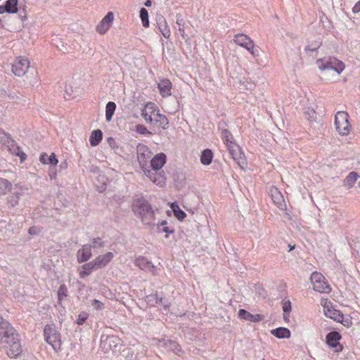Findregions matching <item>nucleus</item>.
I'll use <instances>...</instances> for the list:
<instances>
[{"mask_svg":"<svg viewBox=\"0 0 360 360\" xmlns=\"http://www.w3.org/2000/svg\"><path fill=\"white\" fill-rule=\"evenodd\" d=\"M134 214L141 218L143 224L155 226V213L151 205L143 198L135 199L132 207Z\"/></svg>","mask_w":360,"mask_h":360,"instance_id":"1","label":"nucleus"},{"mask_svg":"<svg viewBox=\"0 0 360 360\" xmlns=\"http://www.w3.org/2000/svg\"><path fill=\"white\" fill-rule=\"evenodd\" d=\"M123 346V340L117 335L102 334L101 336L100 347L104 353L112 351L117 354Z\"/></svg>","mask_w":360,"mask_h":360,"instance_id":"2","label":"nucleus"},{"mask_svg":"<svg viewBox=\"0 0 360 360\" xmlns=\"http://www.w3.org/2000/svg\"><path fill=\"white\" fill-rule=\"evenodd\" d=\"M43 333L44 340L46 343L51 345L55 351L60 349L62 345L61 334L57 330L53 323L45 325Z\"/></svg>","mask_w":360,"mask_h":360,"instance_id":"3","label":"nucleus"},{"mask_svg":"<svg viewBox=\"0 0 360 360\" xmlns=\"http://www.w3.org/2000/svg\"><path fill=\"white\" fill-rule=\"evenodd\" d=\"M316 63L321 71L332 70L340 74L345 70V63L333 56H325L316 60Z\"/></svg>","mask_w":360,"mask_h":360,"instance_id":"4","label":"nucleus"},{"mask_svg":"<svg viewBox=\"0 0 360 360\" xmlns=\"http://www.w3.org/2000/svg\"><path fill=\"white\" fill-rule=\"evenodd\" d=\"M13 335L15 337L14 340L11 337L7 340V344L1 343L0 345L2 348L6 349V352L8 357L11 359H17L22 353V346L19 333L18 332Z\"/></svg>","mask_w":360,"mask_h":360,"instance_id":"5","label":"nucleus"},{"mask_svg":"<svg viewBox=\"0 0 360 360\" xmlns=\"http://www.w3.org/2000/svg\"><path fill=\"white\" fill-rule=\"evenodd\" d=\"M19 12L18 17L22 22L27 19L26 11L23 8L22 11L18 7V0H7L3 5H0V15L5 13L8 14H15Z\"/></svg>","mask_w":360,"mask_h":360,"instance_id":"6","label":"nucleus"},{"mask_svg":"<svg viewBox=\"0 0 360 360\" xmlns=\"http://www.w3.org/2000/svg\"><path fill=\"white\" fill-rule=\"evenodd\" d=\"M349 116L345 111H339L335 116V125L340 134L344 136L349 132L351 125L349 122Z\"/></svg>","mask_w":360,"mask_h":360,"instance_id":"7","label":"nucleus"},{"mask_svg":"<svg viewBox=\"0 0 360 360\" xmlns=\"http://www.w3.org/2000/svg\"><path fill=\"white\" fill-rule=\"evenodd\" d=\"M18 330L6 319L0 315V344H7L9 338L15 339L14 334Z\"/></svg>","mask_w":360,"mask_h":360,"instance_id":"8","label":"nucleus"},{"mask_svg":"<svg viewBox=\"0 0 360 360\" xmlns=\"http://www.w3.org/2000/svg\"><path fill=\"white\" fill-rule=\"evenodd\" d=\"M310 279L315 291L319 292H329L330 291L331 288L330 285L321 273L317 271L313 272Z\"/></svg>","mask_w":360,"mask_h":360,"instance_id":"9","label":"nucleus"},{"mask_svg":"<svg viewBox=\"0 0 360 360\" xmlns=\"http://www.w3.org/2000/svg\"><path fill=\"white\" fill-rule=\"evenodd\" d=\"M137 159L141 169H146L148 160L151 158L153 152L150 148L143 143H139L136 146Z\"/></svg>","mask_w":360,"mask_h":360,"instance_id":"10","label":"nucleus"},{"mask_svg":"<svg viewBox=\"0 0 360 360\" xmlns=\"http://www.w3.org/2000/svg\"><path fill=\"white\" fill-rule=\"evenodd\" d=\"M143 174L155 185L159 187H163L166 184V176L164 171L155 172L152 169H150L148 166H146V169H141Z\"/></svg>","mask_w":360,"mask_h":360,"instance_id":"11","label":"nucleus"},{"mask_svg":"<svg viewBox=\"0 0 360 360\" xmlns=\"http://www.w3.org/2000/svg\"><path fill=\"white\" fill-rule=\"evenodd\" d=\"M233 41L236 44L246 49L253 56H258L254 50L253 41L248 35L243 33L237 34L234 36Z\"/></svg>","mask_w":360,"mask_h":360,"instance_id":"12","label":"nucleus"},{"mask_svg":"<svg viewBox=\"0 0 360 360\" xmlns=\"http://www.w3.org/2000/svg\"><path fill=\"white\" fill-rule=\"evenodd\" d=\"M342 335L339 332L333 330L326 335V343L329 347L335 349V352L338 353L343 349V346L340 343Z\"/></svg>","mask_w":360,"mask_h":360,"instance_id":"13","label":"nucleus"},{"mask_svg":"<svg viewBox=\"0 0 360 360\" xmlns=\"http://www.w3.org/2000/svg\"><path fill=\"white\" fill-rule=\"evenodd\" d=\"M159 342L161 347H165L178 356H182L184 354V351L181 345L175 340L162 338L159 340Z\"/></svg>","mask_w":360,"mask_h":360,"instance_id":"14","label":"nucleus"},{"mask_svg":"<svg viewBox=\"0 0 360 360\" xmlns=\"http://www.w3.org/2000/svg\"><path fill=\"white\" fill-rule=\"evenodd\" d=\"M30 67V61L27 58L20 57L12 65L13 73L18 77L24 75Z\"/></svg>","mask_w":360,"mask_h":360,"instance_id":"15","label":"nucleus"},{"mask_svg":"<svg viewBox=\"0 0 360 360\" xmlns=\"http://www.w3.org/2000/svg\"><path fill=\"white\" fill-rule=\"evenodd\" d=\"M269 194L275 205L281 210H286V204L284 197L277 187L272 186L269 190Z\"/></svg>","mask_w":360,"mask_h":360,"instance_id":"16","label":"nucleus"},{"mask_svg":"<svg viewBox=\"0 0 360 360\" xmlns=\"http://www.w3.org/2000/svg\"><path fill=\"white\" fill-rule=\"evenodd\" d=\"M114 20V14L112 11H109L105 17L99 22L96 26V31L101 34H104L111 27Z\"/></svg>","mask_w":360,"mask_h":360,"instance_id":"17","label":"nucleus"},{"mask_svg":"<svg viewBox=\"0 0 360 360\" xmlns=\"http://www.w3.org/2000/svg\"><path fill=\"white\" fill-rule=\"evenodd\" d=\"M167 162V155L161 152L156 154L153 158H151L150 164V167L155 172H162V168Z\"/></svg>","mask_w":360,"mask_h":360,"instance_id":"18","label":"nucleus"},{"mask_svg":"<svg viewBox=\"0 0 360 360\" xmlns=\"http://www.w3.org/2000/svg\"><path fill=\"white\" fill-rule=\"evenodd\" d=\"M227 148L231 155V158L237 162L238 165L240 166L241 164L244 163V153L241 150L240 147L237 143L231 145Z\"/></svg>","mask_w":360,"mask_h":360,"instance_id":"19","label":"nucleus"},{"mask_svg":"<svg viewBox=\"0 0 360 360\" xmlns=\"http://www.w3.org/2000/svg\"><path fill=\"white\" fill-rule=\"evenodd\" d=\"M113 257V253L108 252L105 255H98L93 261L96 269H100L106 266L112 260Z\"/></svg>","mask_w":360,"mask_h":360,"instance_id":"20","label":"nucleus"},{"mask_svg":"<svg viewBox=\"0 0 360 360\" xmlns=\"http://www.w3.org/2000/svg\"><path fill=\"white\" fill-rule=\"evenodd\" d=\"M150 124L154 127H158L159 129H167L169 128V122L165 115L158 112H155V116L153 117Z\"/></svg>","mask_w":360,"mask_h":360,"instance_id":"21","label":"nucleus"},{"mask_svg":"<svg viewBox=\"0 0 360 360\" xmlns=\"http://www.w3.org/2000/svg\"><path fill=\"white\" fill-rule=\"evenodd\" d=\"M238 318L245 321H250L253 323H258L263 320L262 314H252L244 309H240L238 312Z\"/></svg>","mask_w":360,"mask_h":360,"instance_id":"22","label":"nucleus"},{"mask_svg":"<svg viewBox=\"0 0 360 360\" xmlns=\"http://www.w3.org/2000/svg\"><path fill=\"white\" fill-rule=\"evenodd\" d=\"M91 257V249L89 244L83 245L82 248L77 250V259L79 264L87 262Z\"/></svg>","mask_w":360,"mask_h":360,"instance_id":"23","label":"nucleus"},{"mask_svg":"<svg viewBox=\"0 0 360 360\" xmlns=\"http://www.w3.org/2000/svg\"><path fill=\"white\" fill-rule=\"evenodd\" d=\"M156 23L159 31L165 38L169 39L170 37V29L167 25L165 18L163 15H158Z\"/></svg>","mask_w":360,"mask_h":360,"instance_id":"24","label":"nucleus"},{"mask_svg":"<svg viewBox=\"0 0 360 360\" xmlns=\"http://www.w3.org/2000/svg\"><path fill=\"white\" fill-rule=\"evenodd\" d=\"M172 84L168 79H162L158 84V88L159 89L160 94L165 98L171 95V89Z\"/></svg>","mask_w":360,"mask_h":360,"instance_id":"25","label":"nucleus"},{"mask_svg":"<svg viewBox=\"0 0 360 360\" xmlns=\"http://www.w3.org/2000/svg\"><path fill=\"white\" fill-rule=\"evenodd\" d=\"M329 303L330 304V307L326 305L323 306L324 314L327 317L338 322L340 321V319L342 318V313L340 310L335 309L330 302Z\"/></svg>","mask_w":360,"mask_h":360,"instance_id":"26","label":"nucleus"},{"mask_svg":"<svg viewBox=\"0 0 360 360\" xmlns=\"http://www.w3.org/2000/svg\"><path fill=\"white\" fill-rule=\"evenodd\" d=\"M81 268L82 269L79 272V275L81 278H85L89 276L93 271L97 270L93 260L84 264Z\"/></svg>","mask_w":360,"mask_h":360,"instance_id":"27","label":"nucleus"},{"mask_svg":"<svg viewBox=\"0 0 360 360\" xmlns=\"http://www.w3.org/2000/svg\"><path fill=\"white\" fill-rule=\"evenodd\" d=\"M39 161L44 165H57L58 160L54 153L50 155L46 153H41L39 156Z\"/></svg>","mask_w":360,"mask_h":360,"instance_id":"28","label":"nucleus"},{"mask_svg":"<svg viewBox=\"0 0 360 360\" xmlns=\"http://www.w3.org/2000/svg\"><path fill=\"white\" fill-rule=\"evenodd\" d=\"M271 333L278 339L289 338L291 335L290 330L285 327H278L273 329Z\"/></svg>","mask_w":360,"mask_h":360,"instance_id":"29","label":"nucleus"},{"mask_svg":"<svg viewBox=\"0 0 360 360\" xmlns=\"http://www.w3.org/2000/svg\"><path fill=\"white\" fill-rule=\"evenodd\" d=\"M103 139V132L101 129H95L94 130L90 136H89V142L90 145L93 147L97 146Z\"/></svg>","mask_w":360,"mask_h":360,"instance_id":"30","label":"nucleus"},{"mask_svg":"<svg viewBox=\"0 0 360 360\" xmlns=\"http://www.w3.org/2000/svg\"><path fill=\"white\" fill-rule=\"evenodd\" d=\"M213 159V152L210 148L204 149L200 155V160L203 165H210Z\"/></svg>","mask_w":360,"mask_h":360,"instance_id":"31","label":"nucleus"},{"mask_svg":"<svg viewBox=\"0 0 360 360\" xmlns=\"http://www.w3.org/2000/svg\"><path fill=\"white\" fill-rule=\"evenodd\" d=\"M221 136L227 148L231 145L236 144L233 134L229 129L223 130L221 133Z\"/></svg>","mask_w":360,"mask_h":360,"instance_id":"32","label":"nucleus"},{"mask_svg":"<svg viewBox=\"0 0 360 360\" xmlns=\"http://www.w3.org/2000/svg\"><path fill=\"white\" fill-rule=\"evenodd\" d=\"M176 23L178 26V30L179 33L181 34V36L184 39H186L187 34L185 33V27H186V22L182 18V15L181 14H176Z\"/></svg>","mask_w":360,"mask_h":360,"instance_id":"33","label":"nucleus"},{"mask_svg":"<svg viewBox=\"0 0 360 360\" xmlns=\"http://www.w3.org/2000/svg\"><path fill=\"white\" fill-rule=\"evenodd\" d=\"M116 110V104L115 102L109 101L105 105V119L106 121L110 122Z\"/></svg>","mask_w":360,"mask_h":360,"instance_id":"34","label":"nucleus"},{"mask_svg":"<svg viewBox=\"0 0 360 360\" xmlns=\"http://www.w3.org/2000/svg\"><path fill=\"white\" fill-rule=\"evenodd\" d=\"M359 176L356 172H350L344 180V185L348 188L354 186Z\"/></svg>","mask_w":360,"mask_h":360,"instance_id":"35","label":"nucleus"},{"mask_svg":"<svg viewBox=\"0 0 360 360\" xmlns=\"http://www.w3.org/2000/svg\"><path fill=\"white\" fill-rule=\"evenodd\" d=\"M68 290L65 284L63 283L60 285L58 291H57V297H58V303L60 304L62 303L63 300L68 297Z\"/></svg>","mask_w":360,"mask_h":360,"instance_id":"36","label":"nucleus"},{"mask_svg":"<svg viewBox=\"0 0 360 360\" xmlns=\"http://www.w3.org/2000/svg\"><path fill=\"white\" fill-rule=\"evenodd\" d=\"M11 183L3 178H0V195H4L7 193L11 189Z\"/></svg>","mask_w":360,"mask_h":360,"instance_id":"37","label":"nucleus"},{"mask_svg":"<svg viewBox=\"0 0 360 360\" xmlns=\"http://www.w3.org/2000/svg\"><path fill=\"white\" fill-rule=\"evenodd\" d=\"M321 45V41H315L312 42L311 44L307 46L304 48V51L307 54L311 55V53L314 51L316 52Z\"/></svg>","mask_w":360,"mask_h":360,"instance_id":"38","label":"nucleus"},{"mask_svg":"<svg viewBox=\"0 0 360 360\" xmlns=\"http://www.w3.org/2000/svg\"><path fill=\"white\" fill-rule=\"evenodd\" d=\"M140 18L142 21V25L144 27H149V18H148V12L146 8H141L140 9Z\"/></svg>","mask_w":360,"mask_h":360,"instance_id":"39","label":"nucleus"},{"mask_svg":"<svg viewBox=\"0 0 360 360\" xmlns=\"http://www.w3.org/2000/svg\"><path fill=\"white\" fill-rule=\"evenodd\" d=\"M91 243L89 246H91V249L102 248L105 246V242L100 237L94 238L91 240Z\"/></svg>","mask_w":360,"mask_h":360,"instance_id":"40","label":"nucleus"},{"mask_svg":"<svg viewBox=\"0 0 360 360\" xmlns=\"http://www.w3.org/2000/svg\"><path fill=\"white\" fill-rule=\"evenodd\" d=\"M146 108L148 109V112L149 116L151 117L152 119L155 116V112H160L158 107L156 105L155 103L148 102L146 104Z\"/></svg>","mask_w":360,"mask_h":360,"instance_id":"41","label":"nucleus"},{"mask_svg":"<svg viewBox=\"0 0 360 360\" xmlns=\"http://www.w3.org/2000/svg\"><path fill=\"white\" fill-rule=\"evenodd\" d=\"M150 297H155V303L156 304H161L163 306L165 309H168L169 307V303L166 301L164 298L162 297H158V294H155L154 295H151L150 296Z\"/></svg>","mask_w":360,"mask_h":360,"instance_id":"42","label":"nucleus"},{"mask_svg":"<svg viewBox=\"0 0 360 360\" xmlns=\"http://www.w3.org/2000/svg\"><path fill=\"white\" fill-rule=\"evenodd\" d=\"M135 131L139 134L145 135L147 136H150L153 134V133L149 131L145 125L141 124H137L136 126Z\"/></svg>","mask_w":360,"mask_h":360,"instance_id":"43","label":"nucleus"},{"mask_svg":"<svg viewBox=\"0 0 360 360\" xmlns=\"http://www.w3.org/2000/svg\"><path fill=\"white\" fill-rule=\"evenodd\" d=\"M89 316V314L88 312H86L85 311H81L79 314L77 320L75 321V323L79 326L83 325L86 322V321L88 319Z\"/></svg>","mask_w":360,"mask_h":360,"instance_id":"44","label":"nucleus"},{"mask_svg":"<svg viewBox=\"0 0 360 360\" xmlns=\"http://www.w3.org/2000/svg\"><path fill=\"white\" fill-rule=\"evenodd\" d=\"M20 193H15L8 198V203L13 207L18 204Z\"/></svg>","mask_w":360,"mask_h":360,"instance_id":"45","label":"nucleus"},{"mask_svg":"<svg viewBox=\"0 0 360 360\" xmlns=\"http://www.w3.org/2000/svg\"><path fill=\"white\" fill-rule=\"evenodd\" d=\"M151 264L150 262L146 260L143 257H140L136 259V264L141 269H144Z\"/></svg>","mask_w":360,"mask_h":360,"instance_id":"46","label":"nucleus"},{"mask_svg":"<svg viewBox=\"0 0 360 360\" xmlns=\"http://www.w3.org/2000/svg\"><path fill=\"white\" fill-rule=\"evenodd\" d=\"M127 360H132L134 357V352L130 348H124L119 352Z\"/></svg>","mask_w":360,"mask_h":360,"instance_id":"47","label":"nucleus"},{"mask_svg":"<svg viewBox=\"0 0 360 360\" xmlns=\"http://www.w3.org/2000/svg\"><path fill=\"white\" fill-rule=\"evenodd\" d=\"M174 217L179 221H183L186 217V214L180 207L176 210L173 209Z\"/></svg>","mask_w":360,"mask_h":360,"instance_id":"48","label":"nucleus"},{"mask_svg":"<svg viewBox=\"0 0 360 360\" xmlns=\"http://www.w3.org/2000/svg\"><path fill=\"white\" fill-rule=\"evenodd\" d=\"M338 322L341 323L346 328H350L353 324L352 317L349 316L345 317L343 314L342 318L340 319V321Z\"/></svg>","mask_w":360,"mask_h":360,"instance_id":"49","label":"nucleus"},{"mask_svg":"<svg viewBox=\"0 0 360 360\" xmlns=\"http://www.w3.org/2000/svg\"><path fill=\"white\" fill-rule=\"evenodd\" d=\"M11 139V135L6 134L3 129L0 128V143L6 144Z\"/></svg>","mask_w":360,"mask_h":360,"instance_id":"50","label":"nucleus"},{"mask_svg":"<svg viewBox=\"0 0 360 360\" xmlns=\"http://www.w3.org/2000/svg\"><path fill=\"white\" fill-rule=\"evenodd\" d=\"M141 115L144 119V120L146 121V122L147 124H150V122H153V119L151 118L150 116H149V114L148 112V109H147L146 105H145L144 108L141 110Z\"/></svg>","mask_w":360,"mask_h":360,"instance_id":"51","label":"nucleus"},{"mask_svg":"<svg viewBox=\"0 0 360 360\" xmlns=\"http://www.w3.org/2000/svg\"><path fill=\"white\" fill-rule=\"evenodd\" d=\"M91 306L95 310L100 311L104 309V304L98 300L94 299L91 302Z\"/></svg>","mask_w":360,"mask_h":360,"instance_id":"52","label":"nucleus"},{"mask_svg":"<svg viewBox=\"0 0 360 360\" xmlns=\"http://www.w3.org/2000/svg\"><path fill=\"white\" fill-rule=\"evenodd\" d=\"M283 311L285 314H290L292 310L291 302L288 300H283Z\"/></svg>","mask_w":360,"mask_h":360,"instance_id":"53","label":"nucleus"},{"mask_svg":"<svg viewBox=\"0 0 360 360\" xmlns=\"http://www.w3.org/2000/svg\"><path fill=\"white\" fill-rule=\"evenodd\" d=\"M57 165H50L48 173L51 180L56 179L57 176Z\"/></svg>","mask_w":360,"mask_h":360,"instance_id":"54","label":"nucleus"},{"mask_svg":"<svg viewBox=\"0 0 360 360\" xmlns=\"http://www.w3.org/2000/svg\"><path fill=\"white\" fill-rule=\"evenodd\" d=\"M352 241L354 243V249L357 252V254L360 257V238H356Z\"/></svg>","mask_w":360,"mask_h":360,"instance_id":"55","label":"nucleus"},{"mask_svg":"<svg viewBox=\"0 0 360 360\" xmlns=\"http://www.w3.org/2000/svg\"><path fill=\"white\" fill-rule=\"evenodd\" d=\"M107 143L110 146L112 149L118 148L116 141L112 137H108L107 139Z\"/></svg>","mask_w":360,"mask_h":360,"instance_id":"56","label":"nucleus"},{"mask_svg":"<svg viewBox=\"0 0 360 360\" xmlns=\"http://www.w3.org/2000/svg\"><path fill=\"white\" fill-rule=\"evenodd\" d=\"M217 126L218 129L220 130L221 132L223 131V130L227 129L226 127L228 126V122L224 120H221V121L219 122Z\"/></svg>","mask_w":360,"mask_h":360,"instance_id":"57","label":"nucleus"},{"mask_svg":"<svg viewBox=\"0 0 360 360\" xmlns=\"http://www.w3.org/2000/svg\"><path fill=\"white\" fill-rule=\"evenodd\" d=\"M17 149H18V153H16L15 154H16V155H18V156L20 158V161H21V162H23V161L26 159L27 155H26V154H25L24 152H22V151L20 150V147H17Z\"/></svg>","mask_w":360,"mask_h":360,"instance_id":"58","label":"nucleus"},{"mask_svg":"<svg viewBox=\"0 0 360 360\" xmlns=\"http://www.w3.org/2000/svg\"><path fill=\"white\" fill-rule=\"evenodd\" d=\"M159 233L165 232L166 233H173L174 232V230L172 229H170L168 226H162L160 229H158Z\"/></svg>","mask_w":360,"mask_h":360,"instance_id":"59","label":"nucleus"},{"mask_svg":"<svg viewBox=\"0 0 360 360\" xmlns=\"http://www.w3.org/2000/svg\"><path fill=\"white\" fill-rule=\"evenodd\" d=\"M352 12L354 13L360 12V0L357 1L352 8Z\"/></svg>","mask_w":360,"mask_h":360,"instance_id":"60","label":"nucleus"},{"mask_svg":"<svg viewBox=\"0 0 360 360\" xmlns=\"http://www.w3.org/2000/svg\"><path fill=\"white\" fill-rule=\"evenodd\" d=\"M90 172L94 174H98L101 172V169L97 166L91 165L90 168Z\"/></svg>","mask_w":360,"mask_h":360,"instance_id":"61","label":"nucleus"},{"mask_svg":"<svg viewBox=\"0 0 360 360\" xmlns=\"http://www.w3.org/2000/svg\"><path fill=\"white\" fill-rule=\"evenodd\" d=\"M59 167H60V170L67 169V167H68V162H67V161L64 160V161L61 162L60 165H59Z\"/></svg>","mask_w":360,"mask_h":360,"instance_id":"62","label":"nucleus"},{"mask_svg":"<svg viewBox=\"0 0 360 360\" xmlns=\"http://www.w3.org/2000/svg\"><path fill=\"white\" fill-rule=\"evenodd\" d=\"M28 233L30 235H36V234H37V229H36V228L34 226L30 227V229L28 230Z\"/></svg>","mask_w":360,"mask_h":360,"instance_id":"63","label":"nucleus"},{"mask_svg":"<svg viewBox=\"0 0 360 360\" xmlns=\"http://www.w3.org/2000/svg\"><path fill=\"white\" fill-rule=\"evenodd\" d=\"M167 224V221L166 220H162L160 224H158L157 228L158 229H160L162 226H166Z\"/></svg>","mask_w":360,"mask_h":360,"instance_id":"64","label":"nucleus"}]
</instances>
